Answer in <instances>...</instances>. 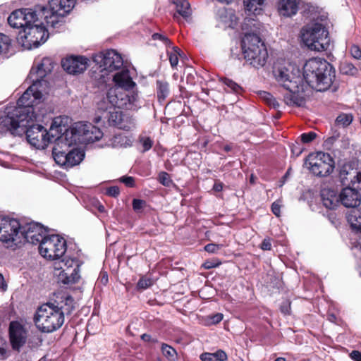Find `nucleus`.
<instances>
[{"label":"nucleus","mask_w":361,"mask_h":361,"mask_svg":"<svg viewBox=\"0 0 361 361\" xmlns=\"http://www.w3.org/2000/svg\"><path fill=\"white\" fill-rule=\"evenodd\" d=\"M14 116H7L2 121L4 126L14 135L25 133L27 142L39 149H45L49 143L54 142L57 136L68 133V116H58L54 118L49 130L39 124H33L25 128L24 119L16 114Z\"/></svg>","instance_id":"obj_1"},{"label":"nucleus","mask_w":361,"mask_h":361,"mask_svg":"<svg viewBox=\"0 0 361 361\" xmlns=\"http://www.w3.org/2000/svg\"><path fill=\"white\" fill-rule=\"evenodd\" d=\"M54 302H47L39 306L34 316V322L41 331L50 333L61 326L64 322L62 308L68 305V293L57 291L54 293Z\"/></svg>","instance_id":"obj_2"},{"label":"nucleus","mask_w":361,"mask_h":361,"mask_svg":"<svg viewBox=\"0 0 361 361\" xmlns=\"http://www.w3.org/2000/svg\"><path fill=\"white\" fill-rule=\"evenodd\" d=\"M67 250L66 240L59 235H47L39 245L40 255L54 263V275L57 283L62 286L68 284V259L62 257Z\"/></svg>","instance_id":"obj_3"},{"label":"nucleus","mask_w":361,"mask_h":361,"mask_svg":"<svg viewBox=\"0 0 361 361\" xmlns=\"http://www.w3.org/2000/svg\"><path fill=\"white\" fill-rule=\"evenodd\" d=\"M303 77L310 87L323 92L332 85L336 77L335 69L324 59L312 58L303 66Z\"/></svg>","instance_id":"obj_4"},{"label":"nucleus","mask_w":361,"mask_h":361,"mask_svg":"<svg viewBox=\"0 0 361 361\" xmlns=\"http://www.w3.org/2000/svg\"><path fill=\"white\" fill-rule=\"evenodd\" d=\"M35 16L44 18L47 24H51L53 28H60L66 23L64 16L54 14L49 8L40 6H35V9L27 8L13 11L8 18V23L13 28L24 30Z\"/></svg>","instance_id":"obj_5"},{"label":"nucleus","mask_w":361,"mask_h":361,"mask_svg":"<svg viewBox=\"0 0 361 361\" xmlns=\"http://www.w3.org/2000/svg\"><path fill=\"white\" fill-rule=\"evenodd\" d=\"M84 254L78 250L76 256H69V268H73L69 274V314L78 307V302L82 299L85 281L81 275V267L84 264Z\"/></svg>","instance_id":"obj_6"},{"label":"nucleus","mask_w":361,"mask_h":361,"mask_svg":"<svg viewBox=\"0 0 361 361\" xmlns=\"http://www.w3.org/2000/svg\"><path fill=\"white\" fill-rule=\"evenodd\" d=\"M93 122L97 124L101 123L102 126L107 124L124 130H129L133 126V119L131 116L118 109L108 107L105 100L98 103Z\"/></svg>","instance_id":"obj_7"},{"label":"nucleus","mask_w":361,"mask_h":361,"mask_svg":"<svg viewBox=\"0 0 361 361\" xmlns=\"http://www.w3.org/2000/svg\"><path fill=\"white\" fill-rule=\"evenodd\" d=\"M49 26L53 27L51 24H47L44 18L35 16L32 23L19 32L18 39L25 49L37 48L48 39Z\"/></svg>","instance_id":"obj_8"},{"label":"nucleus","mask_w":361,"mask_h":361,"mask_svg":"<svg viewBox=\"0 0 361 361\" xmlns=\"http://www.w3.org/2000/svg\"><path fill=\"white\" fill-rule=\"evenodd\" d=\"M244 59L255 68L262 67L268 59L264 42L256 34L247 33L242 40Z\"/></svg>","instance_id":"obj_9"},{"label":"nucleus","mask_w":361,"mask_h":361,"mask_svg":"<svg viewBox=\"0 0 361 361\" xmlns=\"http://www.w3.org/2000/svg\"><path fill=\"white\" fill-rule=\"evenodd\" d=\"M327 28L319 23L304 26L301 30V38L309 49L322 51L328 49L330 42Z\"/></svg>","instance_id":"obj_10"},{"label":"nucleus","mask_w":361,"mask_h":361,"mask_svg":"<svg viewBox=\"0 0 361 361\" xmlns=\"http://www.w3.org/2000/svg\"><path fill=\"white\" fill-rule=\"evenodd\" d=\"M305 164L312 174L318 177L329 176L335 167L333 157L329 153L323 152L310 154Z\"/></svg>","instance_id":"obj_11"},{"label":"nucleus","mask_w":361,"mask_h":361,"mask_svg":"<svg viewBox=\"0 0 361 361\" xmlns=\"http://www.w3.org/2000/svg\"><path fill=\"white\" fill-rule=\"evenodd\" d=\"M22 224L16 219L0 217V241L7 247L15 249L20 246V230Z\"/></svg>","instance_id":"obj_12"},{"label":"nucleus","mask_w":361,"mask_h":361,"mask_svg":"<svg viewBox=\"0 0 361 361\" xmlns=\"http://www.w3.org/2000/svg\"><path fill=\"white\" fill-rule=\"evenodd\" d=\"M48 233L47 228L34 221L22 224L20 230V245L25 243L32 245L40 244Z\"/></svg>","instance_id":"obj_13"},{"label":"nucleus","mask_w":361,"mask_h":361,"mask_svg":"<svg viewBox=\"0 0 361 361\" xmlns=\"http://www.w3.org/2000/svg\"><path fill=\"white\" fill-rule=\"evenodd\" d=\"M92 59L97 65L109 73L120 69L123 65V60L121 54L113 49L96 54L93 56Z\"/></svg>","instance_id":"obj_14"},{"label":"nucleus","mask_w":361,"mask_h":361,"mask_svg":"<svg viewBox=\"0 0 361 361\" xmlns=\"http://www.w3.org/2000/svg\"><path fill=\"white\" fill-rule=\"evenodd\" d=\"M28 331L19 321H11L8 327L9 341L14 350L20 351L26 343Z\"/></svg>","instance_id":"obj_15"},{"label":"nucleus","mask_w":361,"mask_h":361,"mask_svg":"<svg viewBox=\"0 0 361 361\" xmlns=\"http://www.w3.org/2000/svg\"><path fill=\"white\" fill-rule=\"evenodd\" d=\"M53 157L58 165L66 166L68 163V133L57 136L54 141Z\"/></svg>","instance_id":"obj_16"},{"label":"nucleus","mask_w":361,"mask_h":361,"mask_svg":"<svg viewBox=\"0 0 361 361\" xmlns=\"http://www.w3.org/2000/svg\"><path fill=\"white\" fill-rule=\"evenodd\" d=\"M106 99L111 104L108 107L118 109L127 108L130 101L128 93L118 87L110 88L106 93Z\"/></svg>","instance_id":"obj_17"},{"label":"nucleus","mask_w":361,"mask_h":361,"mask_svg":"<svg viewBox=\"0 0 361 361\" xmlns=\"http://www.w3.org/2000/svg\"><path fill=\"white\" fill-rule=\"evenodd\" d=\"M357 188H360L358 185L357 188L350 186L344 188L339 194L341 204L353 209L359 206L361 202V195Z\"/></svg>","instance_id":"obj_18"},{"label":"nucleus","mask_w":361,"mask_h":361,"mask_svg":"<svg viewBox=\"0 0 361 361\" xmlns=\"http://www.w3.org/2000/svg\"><path fill=\"white\" fill-rule=\"evenodd\" d=\"M274 73L276 80L286 90L292 91L298 89L297 82L293 80V77L287 68H279L277 70L274 71Z\"/></svg>","instance_id":"obj_19"},{"label":"nucleus","mask_w":361,"mask_h":361,"mask_svg":"<svg viewBox=\"0 0 361 361\" xmlns=\"http://www.w3.org/2000/svg\"><path fill=\"white\" fill-rule=\"evenodd\" d=\"M55 63L51 57H44L40 63L37 66L36 70L32 68L30 71L31 77L36 75V78L33 79L34 83L40 82L48 73H50L54 68Z\"/></svg>","instance_id":"obj_20"},{"label":"nucleus","mask_w":361,"mask_h":361,"mask_svg":"<svg viewBox=\"0 0 361 361\" xmlns=\"http://www.w3.org/2000/svg\"><path fill=\"white\" fill-rule=\"evenodd\" d=\"M89 59L81 55H69V75H77L85 72L88 66Z\"/></svg>","instance_id":"obj_21"},{"label":"nucleus","mask_w":361,"mask_h":361,"mask_svg":"<svg viewBox=\"0 0 361 361\" xmlns=\"http://www.w3.org/2000/svg\"><path fill=\"white\" fill-rule=\"evenodd\" d=\"M299 4L300 0H279L277 11L281 16L292 17L298 13Z\"/></svg>","instance_id":"obj_22"},{"label":"nucleus","mask_w":361,"mask_h":361,"mask_svg":"<svg viewBox=\"0 0 361 361\" xmlns=\"http://www.w3.org/2000/svg\"><path fill=\"white\" fill-rule=\"evenodd\" d=\"M320 195L323 205L329 209H335L341 204L340 196L334 189L324 188Z\"/></svg>","instance_id":"obj_23"},{"label":"nucleus","mask_w":361,"mask_h":361,"mask_svg":"<svg viewBox=\"0 0 361 361\" xmlns=\"http://www.w3.org/2000/svg\"><path fill=\"white\" fill-rule=\"evenodd\" d=\"M113 80L118 88L126 92L132 90L135 86V82L130 77L128 69H122L120 72L116 73L114 75Z\"/></svg>","instance_id":"obj_24"},{"label":"nucleus","mask_w":361,"mask_h":361,"mask_svg":"<svg viewBox=\"0 0 361 361\" xmlns=\"http://www.w3.org/2000/svg\"><path fill=\"white\" fill-rule=\"evenodd\" d=\"M109 73L99 65L92 67L90 75L91 79L95 82V85L99 87L107 82L109 80Z\"/></svg>","instance_id":"obj_25"},{"label":"nucleus","mask_w":361,"mask_h":361,"mask_svg":"<svg viewBox=\"0 0 361 361\" xmlns=\"http://www.w3.org/2000/svg\"><path fill=\"white\" fill-rule=\"evenodd\" d=\"M82 136V144L86 145L99 140L103 137V133L99 128L90 123Z\"/></svg>","instance_id":"obj_26"},{"label":"nucleus","mask_w":361,"mask_h":361,"mask_svg":"<svg viewBox=\"0 0 361 361\" xmlns=\"http://www.w3.org/2000/svg\"><path fill=\"white\" fill-rule=\"evenodd\" d=\"M89 123L88 122L79 121L74 123L69 127V130L71 133V142L74 141L75 142H78L82 144V135H84L86 132Z\"/></svg>","instance_id":"obj_27"},{"label":"nucleus","mask_w":361,"mask_h":361,"mask_svg":"<svg viewBox=\"0 0 361 361\" xmlns=\"http://www.w3.org/2000/svg\"><path fill=\"white\" fill-rule=\"evenodd\" d=\"M348 176H350L349 179L353 187H355L356 183L361 184V172L353 171V172L349 173L346 169V166H343L339 175L343 185L348 184L349 180Z\"/></svg>","instance_id":"obj_28"},{"label":"nucleus","mask_w":361,"mask_h":361,"mask_svg":"<svg viewBox=\"0 0 361 361\" xmlns=\"http://www.w3.org/2000/svg\"><path fill=\"white\" fill-rule=\"evenodd\" d=\"M176 13L173 14V18L178 20L179 16L187 20L191 16L192 11L188 0H177L174 1Z\"/></svg>","instance_id":"obj_29"},{"label":"nucleus","mask_w":361,"mask_h":361,"mask_svg":"<svg viewBox=\"0 0 361 361\" xmlns=\"http://www.w3.org/2000/svg\"><path fill=\"white\" fill-rule=\"evenodd\" d=\"M216 15L220 21L228 27H233L236 24L234 21H235L237 17L232 10H228L225 7H223L217 11Z\"/></svg>","instance_id":"obj_30"},{"label":"nucleus","mask_w":361,"mask_h":361,"mask_svg":"<svg viewBox=\"0 0 361 361\" xmlns=\"http://www.w3.org/2000/svg\"><path fill=\"white\" fill-rule=\"evenodd\" d=\"M107 145L113 148L128 147L132 145V141L128 136L120 133L109 139Z\"/></svg>","instance_id":"obj_31"},{"label":"nucleus","mask_w":361,"mask_h":361,"mask_svg":"<svg viewBox=\"0 0 361 361\" xmlns=\"http://www.w3.org/2000/svg\"><path fill=\"white\" fill-rule=\"evenodd\" d=\"M85 152L82 147H74L69 149V166L78 165L85 158Z\"/></svg>","instance_id":"obj_32"},{"label":"nucleus","mask_w":361,"mask_h":361,"mask_svg":"<svg viewBox=\"0 0 361 361\" xmlns=\"http://www.w3.org/2000/svg\"><path fill=\"white\" fill-rule=\"evenodd\" d=\"M68 0H49V8L56 15L64 16L68 14L67 7Z\"/></svg>","instance_id":"obj_33"},{"label":"nucleus","mask_w":361,"mask_h":361,"mask_svg":"<svg viewBox=\"0 0 361 361\" xmlns=\"http://www.w3.org/2000/svg\"><path fill=\"white\" fill-rule=\"evenodd\" d=\"M347 221L350 227L356 231H361V210L357 208H353L347 214Z\"/></svg>","instance_id":"obj_34"},{"label":"nucleus","mask_w":361,"mask_h":361,"mask_svg":"<svg viewBox=\"0 0 361 361\" xmlns=\"http://www.w3.org/2000/svg\"><path fill=\"white\" fill-rule=\"evenodd\" d=\"M297 92L298 89H295L284 94L283 100L287 105L301 106L304 104V97L300 96Z\"/></svg>","instance_id":"obj_35"},{"label":"nucleus","mask_w":361,"mask_h":361,"mask_svg":"<svg viewBox=\"0 0 361 361\" xmlns=\"http://www.w3.org/2000/svg\"><path fill=\"white\" fill-rule=\"evenodd\" d=\"M265 0H244L245 10L255 16L260 15L263 11Z\"/></svg>","instance_id":"obj_36"},{"label":"nucleus","mask_w":361,"mask_h":361,"mask_svg":"<svg viewBox=\"0 0 361 361\" xmlns=\"http://www.w3.org/2000/svg\"><path fill=\"white\" fill-rule=\"evenodd\" d=\"M169 92V85L166 81L157 80V96L159 102H164Z\"/></svg>","instance_id":"obj_37"},{"label":"nucleus","mask_w":361,"mask_h":361,"mask_svg":"<svg viewBox=\"0 0 361 361\" xmlns=\"http://www.w3.org/2000/svg\"><path fill=\"white\" fill-rule=\"evenodd\" d=\"M11 47V39L7 35L0 33V55L7 58Z\"/></svg>","instance_id":"obj_38"},{"label":"nucleus","mask_w":361,"mask_h":361,"mask_svg":"<svg viewBox=\"0 0 361 361\" xmlns=\"http://www.w3.org/2000/svg\"><path fill=\"white\" fill-rule=\"evenodd\" d=\"M32 92V87H29L18 99L17 104L19 106L31 107L32 106L33 101H30V97Z\"/></svg>","instance_id":"obj_39"},{"label":"nucleus","mask_w":361,"mask_h":361,"mask_svg":"<svg viewBox=\"0 0 361 361\" xmlns=\"http://www.w3.org/2000/svg\"><path fill=\"white\" fill-rule=\"evenodd\" d=\"M161 352L163 355L170 361H174L177 358L176 350L171 345L162 343Z\"/></svg>","instance_id":"obj_40"},{"label":"nucleus","mask_w":361,"mask_h":361,"mask_svg":"<svg viewBox=\"0 0 361 361\" xmlns=\"http://www.w3.org/2000/svg\"><path fill=\"white\" fill-rule=\"evenodd\" d=\"M173 51H167L169 60L172 68H176L178 63V56H180L181 50L176 46L172 47Z\"/></svg>","instance_id":"obj_41"},{"label":"nucleus","mask_w":361,"mask_h":361,"mask_svg":"<svg viewBox=\"0 0 361 361\" xmlns=\"http://www.w3.org/2000/svg\"><path fill=\"white\" fill-rule=\"evenodd\" d=\"M353 117L351 114H341L336 119V124L342 126L343 127L348 126L353 121Z\"/></svg>","instance_id":"obj_42"},{"label":"nucleus","mask_w":361,"mask_h":361,"mask_svg":"<svg viewBox=\"0 0 361 361\" xmlns=\"http://www.w3.org/2000/svg\"><path fill=\"white\" fill-rule=\"evenodd\" d=\"M341 72L345 75H354L357 73V69L352 63H343L340 66Z\"/></svg>","instance_id":"obj_43"},{"label":"nucleus","mask_w":361,"mask_h":361,"mask_svg":"<svg viewBox=\"0 0 361 361\" xmlns=\"http://www.w3.org/2000/svg\"><path fill=\"white\" fill-rule=\"evenodd\" d=\"M153 285V281L150 278L142 276L137 283L136 288L138 290H145Z\"/></svg>","instance_id":"obj_44"},{"label":"nucleus","mask_w":361,"mask_h":361,"mask_svg":"<svg viewBox=\"0 0 361 361\" xmlns=\"http://www.w3.org/2000/svg\"><path fill=\"white\" fill-rule=\"evenodd\" d=\"M158 180L162 185L166 187H169L173 183L170 175L165 171H161L159 173Z\"/></svg>","instance_id":"obj_45"},{"label":"nucleus","mask_w":361,"mask_h":361,"mask_svg":"<svg viewBox=\"0 0 361 361\" xmlns=\"http://www.w3.org/2000/svg\"><path fill=\"white\" fill-rule=\"evenodd\" d=\"M222 82L229 87L233 92L239 93L241 90V87L232 80L224 78L221 79Z\"/></svg>","instance_id":"obj_46"},{"label":"nucleus","mask_w":361,"mask_h":361,"mask_svg":"<svg viewBox=\"0 0 361 361\" xmlns=\"http://www.w3.org/2000/svg\"><path fill=\"white\" fill-rule=\"evenodd\" d=\"M317 136V135L315 132L310 131L308 133H302L300 137L302 143L308 144L312 142Z\"/></svg>","instance_id":"obj_47"},{"label":"nucleus","mask_w":361,"mask_h":361,"mask_svg":"<svg viewBox=\"0 0 361 361\" xmlns=\"http://www.w3.org/2000/svg\"><path fill=\"white\" fill-rule=\"evenodd\" d=\"M132 206L135 212H140L147 206V202L141 199L135 198L133 200Z\"/></svg>","instance_id":"obj_48"},{"label":"nucleus","mask_w":361,"mask_h":361,"mask_svg":"<svg viewBox=\"0 0 361 361\" xmlns=\"http://www.w3.org/2000/svg\"><path fill=\"white\" fill-rule=\"evenodd\" d=\"M152 39L153 40H160L166 47H171L173 44L172 42L171 41V39H169V38L167 36L160 34V33H154L152 35Z\"/></svg>","instance_id":"obj_49"},{"label":"nucleus","mask_w":361,"mask_h":361,"mask_svg":"<svg viewBox=\"0 0 361 361\" xmlns=\"http://www.w3.org/2000/svg\"><path fill=\"white\" fill-rule=\"evenodd\" d=\"M140 142L142 145V152H145L149 150L153 145V141L149 137H141L140 138Z\"/></svg>","instance_id":"obj_50"},{"label":"nucleus","mask_w":361,"mask_h":361,"mask_svg":"<svg viewBox=\"0 0 361 361\" xmlns=\"http://www.w3.org/2000/svg\"><path fill=\"white\" fill-rule=\"evenodd\" d=\"M290 310H291V302L289 300H283L280 306V310L281 313H283L285 315H288L290 314Z\"/></svg>","instance_id":"obj_51"},{"label":"nucleus","mask_w":361,"mask_h":361,"mask_svg":"<svg viewBox=\"0 0 361 361\" xmlns=\"http://www.w3.org/2000/svg\"><path fill=\"white\" fill-rule=\"evenodd\" d=\"M120 181L124 183L125 185L128 188H134L135 186V178L132 176H122L120 178Z\"/></svg>","instance_id":"obj_52"},{"label":"nucleus","mask_w":361,"mask_h":361,"mask_svg":"<svg viewBox=\"0 0 361 361\" xmlns=\"http://www.w3.org/2000/svg\"><path fill=\"white\" fill-rule=\"evenodd\" d=\"M212 356L214 357V360L217 361H226L228 359L226 353L223 350H218L212 353Z\"/></svg>","instance_id":"obj_53"},{"label":"nucleus","mask_w":361,"mask_h":361,"mask_svg":"<svg viewBox=\"0 0 361 361\" xmlns=\"http://www.w3.org/2000/svg\"><path fill=\"white\" fill-rule=\"evenodd\" d=\"M105 193L109 197H117L120 194V189L118 186H111L106 188Z\"/></svg>","instance_id":"obj_54"},{"label":"nucleus","mask_w":361,"mask_h":361,"mask_svg":"<svg viewBox=\"0 0 361 361\" xmlns=\"http://www.w3.org/2000/svg\"><path fill=\"white\" fill-rule=\"evenodd\" d=\"M222 245L215 243H209L204 246V250L209 253H215L221 248Z\"/></svg>","instance_id":"obj_55"},{"label":"nucleus","mask_w":361,"mask_h":361,"mask_svg":"<svg viewBox=\"0 0 361 361\" xmlns=\"http://www.w3.org/2000/svg\"><path fill=\"white\" fill-rule=\"evenodd\" d=\"M352 56L356 59H361V49L355 44H353L350 48Z\"/></svg>","instance_id":"obj_56"},{"label":"nucleus","mask_w":361,"mask_h":361,"mask_svg":"<svg viewBox=\"0 0 361 361\" xmlns=\"http://www.w3.org/2000/svg\"><path fill=\"white\" fill-rule=\"evenodd\" d=\"M281 204L280 201H275L271 204V209L272 213L277 217L281 216Z\"/></svg>","instance_id":"obj_57"},{"label":"nucleus","mask_w":361,"mask_h":361,"mask_svg":"<svg viewBox=\"0 0 361 361\" xmlns=\"http://www.w3.org/2000/svg\"><path fill=\"white\" fill-rule=\"evenodd\" d=\"M224 318V315L221 313H216L209 316V319L210 321V324H217L222 321Z\"/></svg>","instance_id":"obj_58"},{"label":"nucleus","mask_w":361,"mask_h":361,"mask_svg":"<svg viewBox=\"0 0 361 361\" xmlns=\"http://www.w3.org/2000/svg\"><path fill=\"white\" fill-rule=\"evenodd\" d=\"M303 151V148L300 146V144L296 142L295 144H293L291 147L292 153L296 157L300 156Z\"/></svg>","instance_id":"obj_59"},{"label":"nucleus","mask_w":361,"mask_h":361,"mask_svg":"<svg viewBox=\"0 0 361 361\" xmlns=\"http://www.w3.org/2000/svg\"><path fill=\"white\" fill-rule=\"evenodd\" d=\"M78 250H80L77 244L75 243L74 239L69 238V256L73 255L76 256V252Z\"/></svg>","instance_id":"obj_60"},{"label":"nucleus","mask_w":361,"mask_h":361,"mask_svg":"<svg viewBox=\"0 0 361 361\" xmlns=\"http://www.w3.org/2000/svg\"><path fill=\"white\" fill-rule=\"evenodd\" d=\"M260 248L262 250H265V251L271 250V239L270 238H264L260 245Z\"/></svg>","instance_id":"obj_61"},{"label":"nucleus","mask_w":361,"mask_h":361,"mask_svg":"<svg viewBox=\"0 0 361 361\" xmlns=\"http://www.w3.org/2000/svg\"><path fill=\"white\" fill-rule=\"evenodd\" d=\"M260 97L263 99L267 103L269 100H274V96L268 92L262 91L259 92Z\"/></svg>","instance_id":"obj_62"},{"label":"nucleus","mask_w":361,"mask_h":361,"mask_svg":"<svg viewBox=\"0 0 361 361\" xmlns=\"http://www.w3.org/2000/svg\"><path fill=\"white\" fill-rule=\"evenodd\" d=\"M200 359L202 361H214V357L212 353H203L200 355Z\"/></svg>","instance_id":"obj_63"},{"label":"nucleus","mask_w":361,"mask_h":361,"mask_svg":"<svg viewBox=\"0 0 361 361\" xmlns=\"http://www.w3.org/2000/svg\"><path fill=\"white\" fill-rule=\"evenodd\" d=\"M350 356L354 361H361V353L358 350H353Z\"/></svg>","instance_id":"obj_64"}]
</instances>
